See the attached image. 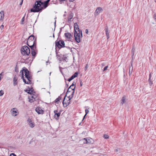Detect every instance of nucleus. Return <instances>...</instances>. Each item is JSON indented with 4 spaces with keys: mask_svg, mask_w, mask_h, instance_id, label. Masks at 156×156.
<instances>
[{
    "mask_svg": "<svg viewBox=\"0 0 156 156\" xmlns=\"http://www.w3.org/2000/svg\"><path fill=\"white\" fill-rule=\"evenodd\" d=\"M23 0H21V2H20V5H22V4H23Z\"/></svg>",
    "mask_w": 156,
    "mask_h": 156,
    "instance_id": "48",
    "label": "nucleus"
},
{
    "mask_svg": "<svg viewBox=\"0 0 156 156\" xmlns=\"http://www.w3.org/2000/svg\"><path fill=\"white\" fill-rule=\"evenodd\" d=\"M74 31L75 40L77 43H79L80 41V30L77 23L74 24Z\"/></svg>",
    "mask_w": 156,
    "mask_h": 156,
    "instance_id": "2",
    "label": "nucleus"
},
{
    "mask_svg": "<svg viewBox=\"0 0 156 156\" xmlns=\"http://www.w3.org/2000/svg\"><path fill=\"white\" fill-rule=\"evenodd\" d=\"M28 89L30 90H33V92L34 93V89L32 87H31L30 88L29 87H28Z\"/></svg>",
    "mask_w": 156,
    "mask_h": 156,
    "instance_id": "43",
    "label": "nucleus"
},
{
    "mask_svg": "<svg viewBox=\"0 0 156 156\" xmlns=\"http://www.w3.org/2000/svg\"><path fill=\"white\" fill-rule=\"evenodd\" d=\"M70 2H71V1H72V0H69Z\"/></svg>",
    "mask_w": 156,
    "mask_h": 156,
    "instance_id": "60",
    "label": "nucleus"
},
{
    "mask_svg": "<svg viewBox=\"0 0 156 156\" xmlns=\"http://www.w3.org/2000/svg\"><path fill=\"white\" fill-rule=\"evenodd\" d=\"M27 44L28 46H30V45H32L33 44V42L27 41Z\"/></svg>",
    "mask_w": 156,
    "mask_h": 156,
    "instance_id": "30",
    "label": "nucleus"
},
{
    "mask_svg": "<svg viewBox=\"0 0 156 156\" xmlns=\"http://www.w3.org/2000/svg\"><path fill=\"white\" fill-rule=\"evenodd\" d=\"M41 0L37 1L34 5L33 7L30 9V12H41L43 10L42 6L40 4Z\"/></svg>",
    "mask_w": 156,
    "mask_h": 156,
    "instance_id": "1",
    "label": "nucleus"
},
{
    "mask_svg": "<svg viewBox=\"0 0 156 156\" xmlns=\"http://www.w3.org/2000/svg\"><path fill=\"white\" fill-rule=\"evenodd\" d=\"M89 112V110L87 109H86L85 110V116H86L87 114H88V113Z\"/></svg>",
    "mask_w": 156,
    "mask_h": 156,
    "instance_id": "40",
    "label": "nucleus"
},
{
    "mask_svg": "<svg viewBox=\"0 0 156 156\" xmlns=\"http://www.w3.org/2000/svg\"><path fill=\"white\" fill-rule=\"evenodd\" d=\"M60 114H61V112H59L58 113H57L56 114H55V115H54L55 118V119H58L59 117L60 116Z\"/></svg>",
    "mask_w": 156,
    "mask_h": 156,
    "instance_id": "20",
    "label": "nucleus"
},
{
    "mask_svg": "<svg viewBox=\"0 0 156 156\" xmlns=\"http://www.w3.org/2000/svg\"><path fill=\"white\" fill-rule=\"evenodd\" d=\"M151 73H150L149 74V78L148 79V82H149V84L150 86H151L152 84H153V82L151 80Z\"/></svg>",
    "mask_w": 156,
    "mask_h": 156,
    "instance_id": "19",
    "label": "nucleus"
},
{
    "mask_svg": "<svg viewBox=\"0 0 156 156\" xmlns=\"http://www.w3.org/2000/svg\"><path fill=\"white\" fill-rule=\"evenodd\" d=\"M37 44V41H36V38L33 41V44L34 46H35V49L36 48V45Z\"/></svg>",
    "mask_w": 156,
    "mask_h": 156,
    "instance_id": "25",
    "label": "nucleus"
},
{
    "mask_svg": "<svg viewBox=\"0 0 156 156\" xmlns=\"http://www.w3.org/2000/svg\"><path fill=\"white\" fill-rule=\"evenodd\" d=\"M86 116H85V115H84V117H83V119H82V121H83V120L84 119H85V117Z\"/></svg>",
    "mask_w": 156,
    "mask_h": 156,
    "instance_id": "53",
    "label": "nucleus"
},
{
    "mask_svg": "<svg viewBox=\"0 0 156 156\" xmlns=\"http://www.w3.org/2000/svg\"><path fill=\"white\" fill-rule=\"evenodd\" d=\"M36 111L38 114H43L44 113V111L40 107H37L35 109Z\"/></svg>",
    "mask_w": 156,
    "mask_h": 156,
    "instance_id": "9",
    "label": "nucleus"
},
{
    "mask_svg": "<svg viewBox=\"0 0 156 156\" xmlns=\"http://www.w3.org/2000/svg\"><path fill=\"white\" fill-rule=\"evenodd\" d=\"M56 20H55V21L54 23V24H55V25H56Z\"/></svg>",
    "mask_w": 156,
    "mask_h": 156,
    "instance_id": "55",
    "label": "nucleus"
},
{
    "mask_svg": "<svg viewBox=\"0 0 156 156\" xmlns=\"http://www.w3.org/2000/svg\"><path fill=\"white\" fill-rule=\"evenodd\" d=\"M4 12L3 11H2L0 12V20H2L4 18Z\"/></svg>",
    "mask_w": 156,
    "mask_h": 156,
    "instance_id": "18",
    "label": "nucleus"
},
{
    "mask_svg": "<svg viewBox=\"0 0 156 156\" xmlns=\"http://www.w3.org/2000/svg\"><path fill=\"white\" fill-rule=\"evenodd\" d=\"M80 35H81V36L82 37H83V35H82V30H80Z\"/></svg>",
    "mask_w": 156,
    "mask_h": 156,
    "instance_id": "46",
    "label": "nucleus"
},
{
    "mask_svg": "<svg viewBox=\"0 0 156 156\" xmlns=\"http://www.w3.org/2000/svg\"><path fill=\"white\" fill-rule=\"evenodd\" d=\"M61 98H62V97L61 96V95L58 96V98H56V100H55V103H56L57 104H58V102L59 101V100H61Z\"/></svg>",
    "mask_w": 156,
    "mask_h": 156,
    "instance_id": "23",
    "label": "nucleus"
},
{
    "mask_svg": "<svg viewBox=\"0 0 156 156\" xmlns=\"http://www.w3.org/2000/svg\"><path fill=\"white\" fill-rule=\"evenodd\" d=\"M121 103L122 105L123 103L126 102V97L125 96H123L121 99Z\"/></svg>",
    "mask_w": 156,
    "mask_h": 156,
    "instance_id": "22",
    "label": "nucleus"
},
{
    "mask_svg": "<svg viewBox=\"0 0 156 156\" xmlns=\"http://www.w3.org/2000/svg\"><path fill=\"white\" fill-rule=\"evenodd\" d=\"M135 50V49L134 48V47H133L132 48V50H131V52L133 54V56L134 55Z\"/></svg>",
    "mask_w": 156,
    "mask_h": 156,
    "instance_id": "32",
    "label": "nucleus"
},
{
    "mask_svg": "<svg viewBox=\"0 0 156 156\" xmlns=\"http://www.w3.org/2000/svg\"><path fill=\"white\" fill-rule=\"evenodd\" d=\"M24 71H23V69L22 70H21V71H20V73H21V74H22V78H24Z\"/></svg>",
    "mask_w": 156,
    "mask_h": 156,
    "instance_id": "34",
    "label": "nucleus"
},
{
    "mask_svg": "<svg viewBox=\"0 0 156 156\" xmlns=\"http://www.w3.org/2000/svg\"><path fill=\"white\" fill-rule=\"evenodd\" d=\"M25 91L27 92L28 94H32L34 93L33 92V90H30L29 89L28 90L27 89L25 90Z\"/></svg>",
    "mask_w": 156,
    "mask_h": 156,
    "instance_id": "21",
    "label": "nucleus"
},
{
    "mask_svg": "<svg viewBox=\"0 0 156 156\" xmlns=\"http://www.w3.org/2000/svg\"><path fill=\"white\" fill-rule=\"evenodd\" d=\"M18 80V78L15 75L13 78V84L14 86H15L17 85L18 82H17V80Z\"/></svg>",
    "mask_w": 156,
    "mask_h": 156,
    "instance_id": "15",
    "label": "nucleus"
},
{
    "mask_svg": "<svg viewBox=\"0 0 156 156\" xmlns=\"http://www.w3.org/2000/svg\"><path fill=\"white\" fill-rule=\"evenodd\" d=\"M65 47H66L67 48H70L69 47H66L65 46Z\"/></svg>",
    "mask_w": 156,
    "mask_h": 156,
    "instance_id": "56",
    "label": "nucleus"
},
{
    "mask_svg": "<svg viewBox=\"0 0 156 156\" xmlns=\"http://www.w3.org/2000/svg\"><path fill=\"white\" fill-rule=\"evenodd\" d=\"M102 66H104V63H102Z\"/></svg>",
    "mask_w": 156,
    "mask_h": 156,
    "instance_id": "58",
    "label": "nucleus"
},
{
    "mask_svg": "<svg viewBox=\"0 0 156 156\" xmlns=\"http://www.w3.org/2000/svg\"><path fill=\"white\" fill-rule=\"evenodd\" d=\"M88 66V65L87 64L86 65V66L85 68V70L86 71L87 69Z\"/></svg>",
    "mask_w": 156,
    "mask_h": 156,
    "instance_id": "45",
    "label": "nucleus"
},
{
    "mask_svg": "<svg viewBox=\"0 0 156 156\" xmlns=\"http://www.w3.org/2000/svg\"><path fill=\"white\" fill-rule=\"evenodd\" d=\"M85 32L87 34H88V29H87L85 30Z\"/></svg>",
    "mask_w": 156,
    "mask_h": 156,
    "instance_id": "50",
    "label": "nucleus"
},
{
    "mask_svg": "<svg viewBox=\"0 0 156 156\" xmlns=\"http://www.w3.org/2000/svg\"><path fill=\"white\" fill-rule=\"evenodd\" d=\"M21 53L23 55H29L30 53V48L27 46H24L21 50Z\"/></svg>",
    "mask_w": 156,
    "mask_h": 156,
    "instance_id": "5",
    "label": "nucleus"
},
{
    "mask_svg": "<svg viewBox=\"0 0 156 156\" xmlns=\"http://www.w3.org/2000/svg\"><path fill=\"white\" fill-rule=\"evenodd\" d=\"M103 11V10L101 8V7L97 8L95 12V15H96V14H97V15H98L101 12H102Z\"/></svg>",
    "mask_w": 156,
    "mask_h": 156,
    "instance_id": "11",
    "label": "nucleus"
},
{
    "mask_svg": "<svg viewBox=\"0 0 156 156\" xmlns=\"http://www.w3.org/2000/svg\"><path fill=\"white\" fill-rule=\"evenodd\" d=\"M79 73L78 72L75 73L68 80V81L70 82L75 78L78 75Z\"/></svg>",
    "mask_w": 156,
    "mask_h": 156,
    "instance_id": "8",
    "label": "nucleus"
},
{
    "mask_svg": "<svg viewBox=\"0 0 156 156\" xmlns=\"http://www.w3.org/2000/svg\"><path fill=\"white\" fill-rule=\"evenodd\" d=\"M4 94V91L2 90L0 91V96H2Z\"/></svg>",
    "mask_w": 156,
    "mask_h": 156,
    "instance_id": "37",
    "label": "nucleus"
},
{
    "mask_svg": "<svg viewBox=\"0 0 156 156\" xmlns=\"http://www.w3.org/2000/svg\"><path fill=\"white\" fill-rule=\"evenodd\" d=\"M25 20V16H24L22 19L21 22V24H24L23 22Z\"/></svg>",
    "mask_w": 156,
    "mask_h": 156,
    "instance_id": "35",
    "label": "nucleus"
},
{
    "mask_svg": "<svg viewBox=\"0 0 156 156\" xmlns=\"http://www.w3.org/2000/svg\"><path fill=\"white\" fill-rule=\"evenodd\" d=\"M93 141V140L91 138H88L87 139V143H92V142Z\"/></svg>",
    "mask_w": 156,
    "mask_h": 156,
    "instance_id": "28",
    "label": "nucleus"
},
{
    "mask_svg": "<svg viewBox=\"0 0 156 156\" xmlns=\"http://www.w3.org/2000/svg\"><path fill=\"white\" fill-rule=\"evenodd\" d=\"M133 70V66L132 62V61L131 63V66L130 67L129 71V76L132 74Z\"/></svg>",
    "mask_w": 156,
    "mask_h": 156,
    "instance_id": "17",
    "label": "nucleus"
},
{
    "mask_svg": "<svg viewBox=\"0 0 156 156\" xmlns=\"http://www.w3.org/2000/svg\"><path fill=\"white\" fill-rule=\"evenodd\" d=\"M9 156H16V155L14 153H11Z\"/></svg>",
    "mask_w": 156,
    "mask_h": 156,
    "instance_id": "42",
    "label": "nucleus"
},
{
    "mask_svg": "<svg viewBox=\"0 0 156 156\" xmlns=\"http://www.w3.org/2000/svg\"><path fill=\"white\" fill-rule=\"evenodd\" d=\"M31 49V50H35L34 48H35V46H34L32 44V45H30V46H29Z\"/></svg>",
    "mask_w": 156,
    "mask_h": 156,
    "instance_id": "31",
    "label": "nucleus"
},
{
    "mask_svg": "<svg viewBox=\"0 0 156 156\" xmlns=\"http://www.w3.org/2000/svg\"><path fill=\"white\" fill-rule=\"evenodd\" d=\"M23 82L26 84H31V82H29V80L28 81H27L24 78H22Z\"/></svg>",
    "mask_w": 156,
    "mask_h": 156,
    "instance_id": "24",
    "label": "nucleus"
},
{
    "mask_svg": "<svg viewBox=\"0 0 156 156\" xmlns=\"http://www.w3.org/2000/svg\"><path fill=\"white\" fill-rule=\"evenodd\" d=\"M82 85H83L82 83V81H81L80 82V86L81 87L82 86Z\"/></svg>",
    "mask_w": 156,
    "mask_h": 156,
    "instance_id": "52",
    "label": "nucleus"
},
{
    "mask_svg": "<svg viewBox=\"0 0 156 156\" xmlns=\"http://www.w3.org/2000/svg\"><path fill=\"white\" fill-rule=\"evenodd\" d=\"M23 71L25 73V76L27 80L29 82H31L32 76H30V72L25 67L23 68Z\"/></svg>",
    "mask_w": 156,
    "mask_h": 156,
    "instance_id": "6",
    "label": "nucleus"
},
{
    "mask_svg": "<svg viewBox=\"0 0 156 156\" xmlns=\"http://www.w3.org/2000/svg\"><path fill=\"white\" fill-rule=\"evenodd\" d=\"M81 140L83 141L84 144H87V139H86V138H83Z\"/></svg>",
    "mask_w": 156,
    "mask_h": 156,
    "instance_id": "29",
    "label": "nucleus"
},
{
    "mask_svg": "<svg viewBox=\"0 0 156 156\" xmlns=\"http://www.w3.org/2000/svg\"><path fill=\"white\" fill-rule=\"evenodd\" d=\"M55 47H57L59 49L65 47V43L64 41L62 40L58 41L57 40L55 42Z\"/></svg>",
    "mask_w": 156,
    "mask_h": 156,
    "instance_id": "4",
    "label": "nucleus"
},
{
    "mask_svg": "<svg viewBox=\"0 0 156 156\" xmlns=\"http://www.w3.org/2000/svg\"><path fill=\"white\" fill-rule=\"evenodd\" d=\"M27 122L30 127L33 128L34 127V123L32 122V121L31 119L29 118L27 119Z\"/></svg>",
    "mask_w": 156,
    "mask_h": 156,
    "instance_id": "13",
    "label": "nucleus"
},
{
    "mask_svg": "<svg viewBox=\"0 0 156 156\" xmlns=\"http://www.w3.org/2000/svg\"><path fill=\"white\" fill-rule=\"evenodd\" d=\"M106 34L107 37V39H108L109 37V32L108 31V27L107 26H106L105 28V29Z\"/></svg>",
    "mask_w": 156,
    "mask_h": 156,
    "instance_id": "14",
    "label": "nucleus"
},
{
    "mask_svg": "<svg viewBox=\"0 0 156 156\" xmlns=\"http://www.w3.org/2000/svg\"><path fill=\"white\" fill-rule=\"evenodd\" d=\"M57 48H58L57 47H55V53H56H56H58V50H57Z\"/></svg>",
    "mask_w": 156,
    "mask_h": 156,
    "instance_id": "44",
    "label": "nucleus"
},
{
    "mask_svg": "<svg viewBox=\"0 0 156 156\" xmlns=\"http://www.w3.org/2000/svg\"><path fill=\"white\" fill-rule=\"evenodd\" d=\"M155 2H156V0L155 1Z\"/></svg>",
    "mask_w": 156,
    "mask_h": 156,
    "instance_id": "61",
    "label": "nucleus"
},
{
    "mask_svg": "<svg viewBox=\"0 0 156 156\" xmlns=\"http://www.w3.org/2000/svg\"><path fill=\"white\" fill-rule=\"evenodd\" d=\"M73 17V14L72 13H71L69 17V18H68L69 21H71V20L72 19Z\"/></svg>",
    "mask_w": 156,
    "mask_h": 156,
    "instance_id": "27",
    "label": "nucleus"
},
{
    "mask_svg": "<svg viewBox=\"0 0 156 156\" xmlns=\"http://www.w3.org/2000/svg\"><path fill=\"white\" fill-rule=\"evenodd\" d=\"M17 66H16L15 68V71L16 72L18 73L19 72V70L18 68L17 67Z\"/></svg>",
    "mask_w": 156,
    "mask_h": 156,
    "instance_id": "39",
    "label": "nucleus"
},
{
    "mask_svg": "<svg viewBox=\"0 0 156 156\" xmlns=\"http://www.w3.org/2000/svg\"><path fill=\"white\" fill-rule=\"evenodd\" d=\"M2 73H1L0 74V80H1V76H2Z\"/></svg>",
    "mask_w": 156,
    "mask_h": 156,
    "instance_id": "51",
    "label": "nucleus"
},
{
    "mask_svg": "<svg viewBox=\"0 0 156 156\" xmlns=\"http://www.w3.org/2000/svg\"><path fill=\"white\" fill-rule=\"evenodd\" d=\"M3 27H4V26H3V25H1V26H0V28L1 30H2V29H3Z\"/></svg>",
    "mask_w": 156,
    "mask_h": 156,
    "instance_id": "47",
    "label": "nucleus"
},
{
    "mask_svg": "<svg viewBox=\"0 0 156 156\" xmlns=\"http://www.w3.org/2000/svg\"><path fill=\"white\" fill-rule=\"evenodd\" d=\"M31 53L32 55L33 56H35L36 55V53L35 51V50H31Z\"/></svg>",
    "mask_w": 156,
    "mask_h": 156,
    "instance_id": "26",
    "label": "nucleus"
},
{
    "mask_svg": "<svg viewBox=\"0 0 156 156\" xmlns=\"http://www.w3.org/2000/svg\"><path fill=\"white\" fill-rule=\"evenodd\" d=\"M34 35L32 34L27 39V41L33 42L34 41Z\"/></svg>",
    "mask_w": 156,
    "mask_h": 156,
    "instance_id": "16",
    "label": "nucleus"
},
{
    "mask_svg": "<svg viewBox=\"0 0 156 156\" xmlns=\"http://www.w3.org/2000/svg\"><path fill=\"white\" fill-rule=\"evenodd\" d=\"M74 95V92L71 94V95L68 96L66 98V97L67 96V95H66L65 96L64 100L62 102V104L63 106L64 107H66L68 105L70 102V100L73 97Z\"/></svg>",
    "mask_w": 156,
    "mask_h": 156,
    "instance_id": "3",
    "label": "nucleus"
},
{
    "mask_svg": "<svg viewBox=\"0 0 156 156\" xmlns=\"http://www.w3.org/2000/svg\"><path fill=\"white\" fill-rule=\"evenodd\" d=\"M104 137L105 139H107L108 138L109 136L106 134H104Z\"/></svg>",
    "mask_w": 156,
    "mask_h": 156,
    "instance_id": "38",
    "label": "nucleus"
},
{
    "mask_svg": "<svg viewBox=\"0 0 156 156\" xmlns=\"http://www.w3.org/2000/svg\"><path fill=\"white\" fill-rule=\"evenodd\" d=\"M118 151V149H115V152H117Z\"/></svg>",
    "mask_w": 156,
    "mask_h": 156,
    "instance_id": "54",
    "label": "nucleus"
},
{
    "mask_svg": "<svg viewBox=\"0 0 156 156\" xmlns=\"http://www.w3.org/2000/svg\"><path fill=\"white\" fill-rule=\"evenodd\" d=\"M66 86H67V87L68 86V85L66 84Z\"/></svg>",
    "mask_w": 156,
    "mask_h": 156,
    "instance_id": "59",
    "label": "nucleus"
},
{
    "mask_svg": "<svg viewBox=\"0 0 156 156\" xmlns=\"http://www.w3.org/2000/svg\"><path fill=\"white\" fill-rule=\"evenodd\" d=\"M54 113L55 114H56L57 113H58V111L57 110L54 111Z\"/></svg>",
    "mask_w": 156,
    "mask_h": 156,
    "instance_id": "49",
    "label": "nucleus"
},
{
    "mask_svg": "<svg viewBox=\"0 0 156 156\" xmlns=\"http://www.w3.org/2000/svg\"><path fill=\"white\" fill-rule=\"evenodd\" d=\"M75 85H76V83L75 82H74L68 88V89L67 92L66 93V95H67V94H68L69 92H70L71 91H73V90H72L71 89V88L72 87H74V86H75Z\"/></svg>",
    "mask_w": 156,
    "mask_h": 156,
    "instance_id": "12",
    "label": "nucleus"
},
{
    "mask_svg": "<svg viewBox=\"0 0 156 156\" xmlns=\"http://www.w3.org/2000/svg\"><path fill=\"white\" fill-rule=\"evenodd\" d=\"M75 88H76L75 85L74 86V87H72L71 88V89L72 90H73V91L72 92V93H73V92H74V93L75 89Z\"/></svg>",
    "mask_w": 156,
    "mask_h": 156,
    "instance_id": "33",
    "label": "nucleus"
},
{
    "mask_svg": "<svg viewBox=\"0 0 156 156\" xmlns=\"http://www.w3.org/2000/svg\"><path fill=\"white\" fill-rule=\"evenodd\" d=\"M56 56L57 57V58L58 59H59V60L61 61V57H60V56L58 55V53H56Z\"/></svg>",
    "mask_w": 156,
    "mask_h": 156,
    "instance_id": "36",
    "label": "nucleus"
},
{
    "mask_svg": "<svg viewBox=\"0 0 156 156\" xmlns=\"http://www.w3.org/2000/svg\"><path fill=\"white\" fill-rule=\"evenodd\" d=\"M17 111V110L16 108H14L12 109L11 111L12 115L14 116H16L17 115V114H16Z\"/></svg>",
    "mask_w": 156,
    "mask_h": 156,
    "instance_id": "10",
    "label": "nucleus"
},
{
    "mask_svg": "<svg viewBox=\"0 0 156 156\" xmlns=\"http://www.w3.org/2000/svg\"><path fill=\"white\" fill-rule=\"evenodd\" d=\"M53 37H55V35H54V34H53Z\"/></svg>",
    "mask_w": 156,
    "mask_h": 156,
    "instance_id": "57",
    "label": "nucleus"
},
{
    "mask_svg": "<svg viewBox=\"0 0 156 156\" xmlns=\"http://www.w3.org/2000/svg\"><path fill=\"white\" fill-rule=\"evenodd\" d=\"M108 66H105L104 68L103 71H105L108 68Z\"/></svg>",
    "mask_w": 156,
    "mask_h": 156,
    "instance_id": "41",
    "label": "nucleus"
},
{
    "mask_svg": "<svg viewBox=\"0 0 156 156\" xmlns=\"http://www.w3.org/2000/svg\"><path fill=\"white\" fill-rule=\"evenodd\" d=\"M65 37L69 39V41L72 42L73 39H72V35L71 33L69 32L65 33L64 34Z\"/></svg>",
    "mask_w": 156,
    "mask_h": 156,
    "instance_id": "7",
    "label": "nucleus"
}]
</instances>
